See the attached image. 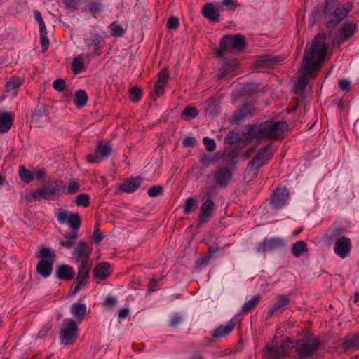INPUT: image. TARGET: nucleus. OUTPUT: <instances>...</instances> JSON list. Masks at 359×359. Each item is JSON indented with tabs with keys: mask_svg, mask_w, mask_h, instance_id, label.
<instances>
[{
	"mask_svg": "<svg viewBox=\"0 0 359 359\" xmlns=\"http://www.w3.org/2000/svg\"><path fill=\"white\" fill-rule=\"evenodd\" d=\"M325 34H318L307 46L303 57L302 69L305 73L318 72L325 60L328 44Z\"/></svg>",
	"mask_w": 359,
	"mask_h": 359,
	"instance_id": "1",
	"label": "nucleus"
},
{
	"mask_svg": "<svg viewBox=\"0 0 359 359\" xmlns=\"http://www.w3.org/2000/svg\"><path fill=\"white\" fill-rule=\"evenodd\" d=\"M284 121H267L259 126H253L250 130V135L257 140L277 139L281 137L287 129Z\"/></svg>",
	"mask_w": 359,
	"mask_h": 359,
	"instance_id": "2",
	"label": "nucleus"
},
{
	"mask_svg": "<svg viewBox=\"0 0 359 359\" xmlns=\"http://www.w3.org/2000/svg\"><path fill=\"white\" fill-rule=\"evenodd\" d=\"M65 191V186L61 180L50 181L45 184L40 189L32 193L34 200L44 198L46 200H53L56 196L62 195Z\"/></svg>",
	"mask_w": 359,
	"mask_h": 359,
	"instance_id": "3",
	"label": "nucleus"
},
{
	"mask_svg": "<svg viewBox=\"0 0 359 359\" xmlns=\"http://www.w3.org/2000/svg\"><path fill=\"white\" fill-rule=\"evenodd\" d=\"M38 257L41 259L38 262L37 272L43 277H48L51 274L53 264L55 261L54 252L48 247H42L39 251Z\"/></svg>",
	"mask_w": 359,
	"mask_h": 359,
	"instance_id": "4",
	"label": "nucleus"
},
{
	"mask_svg": "<svg viewBox=\"0 0 359 359\" xmlns=\"http://www.w3.org/2000/svg\"><path fill=\"white\" fill-rule=\"evenodd\" d=\"M245 47V39L241 34L234 36L226 35L221 41L219 50L217 51V57H222L224 54L231 49L242 50Z\"/></svg>",
	"mask_w": 359,
	"mask_h": 359,
	"instance_id": "5",
	"label": "nucleus"
},
{
	"mask_svg": "<svg viewBox=\"0 0 359 359\" xmlns=\"http://www.w3.org/2000/svg\"><path fill=\"white\" fill-rule=\"evenodd\" d=\"M273 151L270 145L261 149L247 166V171L256 174L257 170L267 163L272 157Z\"/></svg>",
	"mask_w": 359,
	"mask_h": 359,
	"instance_id": "6",
	"label": "nucleus"
},
{
	"mask_svg": "<svg viewBox=\"0 0 359 359\" xmlns=\"http://www.w3.org/2000/svg\"><path fill=\"white\" fill-rule=\"evenodd\" d=\"M91 262L85 261L83 264H79L78 273L76 281L72 284L69 294L74 295L82 288H84L89 280V272L91 269Z\"/></svg>",
	"mask_w": 359,
	"mask_h": 359,
	"instance_id": "7",
	"label": "nucleus"
},
{
	"mask_svg": "<svg viewBox=\"0 0 359 359\" xmlns=\"http://www.w3.org/2000/svg\"><path fill=\"white\" fill-rule=\"evenodd\" d=\"M78 327L72 319H65L62 324L60 332L61 343L69 345L74 343L77 337Z\"/></svg>",
	"mask_w": 359,
	"mask_h": 359,
	"instance_id": "8",
	"label": "nucleus"
},
{
	"mask_svg": "<svg viewBox=\"0 0 359 359\" xmlns=\"http://www.w3.org/2000/svg\"><path fill=\"white\" fill-rule=\"evenodd\" d=\"M291 341L287 338L284 343L279 344L276 340H274L271 344H267L264 351V355L268 359H279L283 357L287 350L290 348Z\"/></svg>",
	"mask_w": 359,
	"mask_h": 359,
	"instance_id": "9",
	"label": "nucleus"
},
{
	"mask_svg": "<svg viewBox=\"0 0 359 359\" xmlns=\"http://www.w3.org/2000/svg\"><path fill=\"white\" fill-rule=\"evenodd\" d=\"M296 349L300 357L311 355L318 348V341L313 336L298 340L296 344Z\"/></svg>",
	"mask_w": 359,
	"mask_h": 359,
	"instance_id": "10",
	"label": "nucleus"
},
{
	"mask_svg": "<svg viewBox=\"0 0 359 359\" xmlns=\"http://www.w3.org/2000/svg\"><path fill=\"white\" fill-rule=\"evenodd\" d=\"M352 8L353 4L351 2L338 4L334 9L332 18L327 22V26L330 27H335L347 16Z\"/></svg>",
	"mask_w": 359,
	"mask_h": 359,
	"instance_id": "11",
	"label": "nucleus"
},
{
	"mask_svg": "<svg viewBox=\"0 0 359 359\" xmlns=\"http://www.w3.org/2000/svg\"><path fill=\"white\" fill-rule=\"evenodd\" d=\"M93 248L86 242L80 241L77 247L73 251V258L78 264H83L85 261L91 262L89 259Z\"/></svg>",
	"mask_w": 359,
	"mask_h": 359,
	"instance_id": "12",
	"label": "nucleus"
},
{
	"mask_svg": "<svg viewBox=\"0 0 359 359\" xmlns=\"http://www.w3.org/2000/svg\"><path fill=\"white\" fill-rule=\"evenodd\" d=\"M285 243L283 239L279 238H271L269 239H264L259 244L257 250L260 253H265L267 252H272L284 246Z\"/></svg>",
	"mask_w": 359,
	"mask_h": 359,
	"instance_id": "13",
	"label": "nucleus"
},
{
	"mask_svg": "<svg viewBox=\"0 0 359 359\" xmlns=\"http://www.w3.org/2000/svg\"><path fill=\"white\" fill-rule=\"evenodd\" d=\"M111 153V147L106 143H100L93 154L87 156L88 161L90 163H98L104 158H107Z\"/></svg>",
	"mask_w": 359,
	"mask_h": 359,
	"instance_id": "14",
	"label": "nucleus"
},
{
	"mask_svg": "<svg viewBox=\"0 0 359 359\" xmlns=\"http://www.w3.org/2000/svg\"><path fill=\"white\" fill-rule=\"evenodd\" d=\"M233 170L229 167H218L214 174L215 183L219 187H226L232 178Z\"/></svg>",
	"mask_w": 359,
	"mask_h": 359,
	"instance_id": "15",
	"label": "nucleus"
},
{
	"mask_svg": "<svg viewBox=\"0 0 359 359\" xmlns=\"http://www.w3.org/2000/svg\"><path fill=\"white\" fill-rule=\"evenodd\" d=\"M351 245L348 238L342 236L337 239L334 243V251L341 258L348 256L351 252Z\"/></svg>",
	"mask_w": 359,
	"mask_h": 359,
	"instance_id": "16",
	"label": "nucleus"
},
{
	"mask_svg": "<svg viewBox=\"0 0 359 359\" xmlns=\"http://www.w3.org/2000/svg\"><path fill=\"white\" fill-rule=\"evenodd\" d=\"M204 195L205 197L207 198V200L203 203V205L201 207L199 219L201 222H205L210 217H211V216L212 215V212L214 211L215 206L212 201L209 199L210 196V191H205Z\"/></svg>",
	"mask_w": 359,
	"mask_h": 359,
	"instance_id": "17",
	"label": "nucleus"
},
{
	"mask_svg": "<svg viewBox=\"0 0 359 359\" xmlns=\"http://www.w3.org/2000/svg\"><path fill=\"white\" fill-rule=\"evenodd\" d=\"M289 198L286 188H278L271 196V203L276 208L283 206Z\"/></svg>",
	"mask_w": 359,
	"mask_h": 359,
	"instance_id": "18",
	"label": "nucleus"
},
{
	"mask_svg": "<svg viewBox=\"0 0 359 359\" xmlns=\"http://www.w3.org/2000/svg\"><path fill=\"white\" fill-rule=\"evenodd\" d=\"M235 320H231L215 329L212 335L215 338H220L229 334L235 327Z\"/></svg>",
	"mask_w": 359,
	"mask_h": 359,
	"instance_id": "19",
	"label": "nucleus"
},
{
	"mask_svg": "<svg viewBox=\"0 0 359 359\" xmlns=\"http://www.w3.org/2000/svg\"><path fill=\"white\" fill-rule=\"evenodd\" d=\"M169 74L167 68L162 69L158 74V79L155 85L156 95L161 96L164 92L165 86L168 82Z\"/></svg>",
	"mask_w": 359,
	"mask_h": 359,
	"instance_id": "20",
	"label": "nucleus"
},
{
	"mask_svg": "<svg viewBox=\"0 0 359 359\" xmlns=\"http://www.w3.org/2000/svg\"><path fill=\"white\" fill-rule=\"evenodd\" d=\"M203 15L210 22H217L219 18V11L212 4H205L202 8Z\"/></svg>",
	"mask_w": 359,
	"mask_h": 359,
	"instance_id": "21",
	"label": "nucleus"
},
{
	"mask_svg": "<svg viewBox=\"0 0 359 359\" xmlns=\"http://www.w3.org/2000/svg\"><path fill=\"white\" fill-rule=\"evenodd\" d=\"M111 273V266L108 262H102L99 263L94 269V276L100 279L104 280Z\"/></svg>",
	"mask_w": 359,
	"mask_h": 359,
	"instance_id": "22",
	"label": "nucleus"
},
{
	"mask_svg": "<svg viewBox=\"0 0 359 359\" xmlns=\"http://www.w3.org/2000/svg\"><path fill=\"white\" fill-rule=\"evenodd\" d=\"M289 302V299L285 295H279L271 304L268 311V314L271 316L283 309Z\"/></svg>",
	"mask_w": 359,
	"mask_h": 359,
	"instance_id": "23",
	"label": "nucleus"
},
{
	"mask_svg": "<svg viewBox=\"0 0 359 359\" xmlns=\"http://www.w3.org/2000/svg\"><path fill=\"white\" fill-rule=\"evenodd\" d=\"M356 32V25L353 23H345L339 31L340 43L351 38Z\"/></svg>",
	"mask_w": 359,
	"mask_h": 359,
	"instance_id": "24",
	"label": "nucleus"
},
{
	"mask_svg": "<svg viewBox=\"0 0 359 359\" xmlns=\"http://www.w3.org/2000/svg\"><path fill=\"white\" fill-rule=\"evenodd\" d=\"M73 268L69 265L59 266L56 270V276L60 280H69L73 278Z\"/></svg>",
	"mask_w": 359,
	"mask_h": 359,
	"instance_id": "25",
	"label": "nucleus"
},
{
	"mask_svg": "<svg viewBox=\"0 0 359 359\" xmlns=\"http://www.w3.org/2000/svg\"><path fill=\"white\" fill-rule=\"evenodd\" d=\"M140 184V178L136 177L126 180L119 185V189L123 192L131 193L135 191Z\"/></svg>",
	"mask_w": 359,
	"mask_h": 359,
	"instance_id": "26",
	"label": "nucleus"
},
{
	"mask_svg": "<svg viewBox=\"0 0 359 359\" xmlns=\"http://www.w3.org/2000/svg\"><path fill=\"white\" fill-rule=\"evenodd\" d=\"M72 314L79 320L81 322L86 316V306L85 304L75 303L71 306Z\"/></svg>",
	"mask_w": 359,
	"mask_h": 359,
	"instance_id": "27",
	"label": "nucleus"
},
{
	"mask_svg": "<svg viewBox=\"0 0 359 359\" xmlns=\"http://www.w3.org/2000/svg\"><path fill=\"white\" fill-rule=\"evenodd\" d=\"M13 123L11 113L0 114V133H4L8 131Z\"/></svg>",
	"mask_w": 359,
	"mask_h": 359,
	"instance_id": "28",
	"label": "nucleus"
},
{
	"mask_svg": "<svg viewBox=\"0 0 359 359\" xmlns=\"http://www.w3.org/2000/svg\"><path fill=\"white\" fill-rule=\"evenodd\" d=\"M300 71H301L302 75L299 78V79L297 82V84H296V87H295L297 92L303 91L307 85L309 76L311 77V76H313V74H315L317 73V72L305 73L302 69V66L301 67Z\"/></svg>",
	"mask_w": 359,
	"mask_h": 359,
	"instance_id": "29",
	"label": "nucleus"
},
{
	"mask_svg": "<svg viewBox=\"0 0 359 359\" xmlns=\"http://www.w3.org/2000/svg\"><path fill=\"white\" fill-rule=\"evenodd\" d=\"M22 84V80L18 77H12L6 84L5 88L7 92L13 95L17 94L18 88Z\"/></svg>",
	"mask_w": 359,
	"mask_h": 359,
	"instance_id": "30",
	"label": "nucleus"
},
{
	"mask_svg": "<svg viewBox=\"0 0 359 359\" xmlns=\"http://www.w3.org/2000/svg\"><path fill=\"white\" fill-rule=\"evenodd\" d=\"M78 237L77 231L73 230L71 232L65 234V240L60 242V244L66 248H70L75 243Z\"/></svg>",
	"mask_w": 359,
	"mask_h": 359,
	"instance_id": "31",
	"label": "nucleus"
},
{
	"mask_svg": "<svg viewBox=\"0 0 359 359\" xmlns=\"http://www.w3.org/2000/svg\"><path fill=\"white\" fill-rule=\"evenodd\" d=\"M110 34L114 37H121L124 35L126 29L118 22H114L109 26Z\"/></svg>",
	"mask_w": 359,
	"mask_h": 359,
	"instance_id": "32",
	"label": "nucleus"
},
{
	"mask_svg": "<svg viewBox=\"0 0 359 359\" xmlns=\"http://www.w3.org/2000/svg\"><path fill=\"white\" fill-rule=\"evenodd\" d=\"M88 101V95L83 90H79L75 93L74 103L78 107L86 105Z\"/></svg>",
	"mask_w": 359,
	"mask_h": 359,
	"instance_id": "33",
	"label": "nucleus"
},
{
	"mask_svg": "<svg viewBox=\"0 0 359 359\" xmlns=\"http://www.w3.org/2000/svg\"><path fill=\"white\" fill-rule=\"evenodd\" d=\"M18 174L21 180L25 183L30 182L34 178V173L27 170L24 166L19 167Z\"/></svg>",
	"mask_w": 359,
	"mask_h": 359,
	"instance_id": "34",
	"label": "nucleus"
},
{
	"mask_svg": "<svg viewBox=\"0 0 359 359\" xmlns=\"http://www.w3.org/2000/svg\"><path fill=\"white\" fill-rule=\"evenodd\" d=\"M306 244L302 241L295 243L292 247V253L296 257H299L303 252H306Z\"/></svg>",
	"mask_w": 359,
	"mask_h": 359,
	"instance_id": "35",
	"label": "nucleus"
},
{
	"mask_svg": "<svg viewBox=\"0 0 359 359\" xmlns=\"http://www.w3.org/2000/svg\"><path fill=\"white\" fill-rule=\"evenodd\" d=\"M344 347L346 348H359V334H355L352 337L346 338L344 341Z\"/></svg>",
	"mask_w": 359,
	"mask_h": 359,
	"instance_id": "36",
	"label": "nucleus"
},
{
	"mask_svg": "<svg viewBox=\"0 0 359 359\" xmlns=\"http://www.w3.org/2000/svg\"><path fill=\"white\" fill-rule=\"evenodd\" d=\"M72 69L75 74L83 72L85 69L83 59L81 57L74 58L72 62Z\"/></svg>",
	"mask_w": 359,
	"mask_h": 359,
	"instance_id": "37",
	"label": "nucleus"
},
{
	"mask_svg": "<svg viewBox=\"0 0 359 359\" xmlns=\"http://www.w3.org/2000/svg\"><path fill=\"white\" fill-rule=\"evenodd\" d=\"M198 111L196 107L187 106L182 113V117L184 118H194L198 116Z\"/></svg>",
	"mask_w": 359,
	"mask_h": 359,
	"instance_id": "38",
	"label": "nucleus"
},
{
	"mask_svg": "<svg viewBox=\"0 0 359 359\" xmlns=\"http://www.w3.org/2000/svg\"><path fill=\"white\" fill-rule=\"evenodd\" d=\"M197 207V201L194 198H189L185 201L184 205V211L186 214H189Z\"/></svg>",
	"mask_w": 359,
	"mask_h": 359,
	"instance_id": "39",
	"label": "nucleus"
},
{
	"mask_svg": "<svg viewBox=\"0 0 359 359\" xmlns=\"http://www.w3.org/2000/svg\"><path fill=\"white\" fill-rule=\"evenodd\" d=\"M259 299L260 297L258 295L253 297L251 299L244 304L242 311L245 313L250 311L258 304Z\"/></svg>",
	"mask_w": 359,
	"mask_h": 359,
	"instance_id": "40",
	"label": "nucleus"
},
{
	"mask_svg": "<svg viewBox=\"0 0 359 359\" xmlns=\"http://www.w3.org/2000/svg\"><path fill=\"white\" fill-rule=\"evenodd\" d=\"M68 224L73 229L76 230L80 227L81 225V219L79 214H72L68 218L67 220Z\"/></svg>",
	"mask_w": 359,
	"mask_h": 359,
	"instance_id": "41",
	"label": "nucleus"
},
{
	"mask_svg": "<svg viewBox=\"0 0 359 359\" xmlns=\"http://www.w3.org/2000/svg\"><path fill=\"white\" fill-rule=\"evenodd\" d=\"M75 202L77 205L88 207L90 203V198L87 194H80L76 196Z\"/></svg>",
	"mask_w": 359,
	"mask_h": 359,
	"instance_id": "42",
	"label": "nucleus"
},
{
	"mask_svg": "<svg viewBox=\"0 0 359 359\" xmlns=\"http://www.w3.org/2000/svg\"><path fill=\"white\" fill-rule=\"evenodd\" d=\"M40 42L42 48V51L45 52L48 49L49 46V40L47 37L46 29L43 30H40Z\"/></svg>",
	"mask_w": 359,
	"mask_h": 359,
	"instance_id": "43",
	"label": "nucleus"
},
{
	"mask_svg": "<svg viewBox=\"0 0 359 359\" xmlns=\"http://www.w3.org/2000/svg\"><path fill=\"white\" fill-rule=\"evenodd\" d=\"M203 142L205 147V149L208 151H213L216 148V144L213 139L205 137L203 139Z\"/></svg>",
	"mask_w": 359,
	"mask_h": 359,
	"instance_id": "44",
	"label": "nucleus"
},
{
	"mask_svg": "<svg viewBox=\"0 0 359 359\" xmlns=\"http://www.w3.org/2000/svg\"><path fill=\"white\" fill-rule=\"evenodd\" d=\"M79 190V184L78 182L75 181H71L67 189H65L66 194H76Z\"/></svg>",
	"mask_w": 359,
	"mask_h": 359,
	"instance_id": "45",
	"label": "nucleus"
},
{
	"mask_svg": "<svg viewBox=\"0 0 359 359\" xmlns=\"http://www.w3.org/2000/svg\"><path fill=\"white\" fill-rule=\"evenodd\" d=\"M162 191H163L162 187L159 185H156V186L151 187L148 189L147 193L149 196L156 197V196L160 195L162 193Z\"/></svg>",
	"mask_w": 359,
	"mask_h": 359,
	"instance_id": "46",
	"label": "nucleus"
},
{
	"mask_svg": "<svg viewBox=\"0 0 359 359\" xmlns=\"http://www.w3.org/2000/svg\"><path fill=\"white\" fill-rule=\"evenodd\" d=\"M182 322V318L179 314H173L170 320L169 325L173 327H177Z\"/></svg>",
	"mask_w": 359,
	"mask_h": 359,
	"instance_id": "47",
	"label": "nucleus"
},
{
	"mask_svg": "<svg viewBox=\"0 0 359 359\" xmlns=\"http://www.w3.org/2000/svg\"><path fill=\"white\" fill-rule=\"evenodd\" d=\"M179 26V20L177 17L172 16L167 21V27L170 29H176Z\"/></svg>",
	"mask_w": 359,
	"mask_h": 359,
	"instance_id": "48",
	"label": "nucleus"
},
{
	"mask_svg": "<svg viewBox=\"0 0 359 359\" xmlns=\"http://www.w3.org/2000/svg\"><path fill=\"white\" fill-rule=\"evenodd\" d=\"M130 96H131V100L133 102L138 101L141 97L140 89L137 87H133V88H131Z\"/></svg>",
	"mask_w": 359,
	"mask_h": 359,
	"instance_id": "49",
	"label": "nucleus"
},
{
	"mask_svg": "<svg viewBox=\"0 0 359 359\" xmlns=\"http://www.w3.org/2000/svg\"><path fill=\"white\" fill-rule=\"evenodd\" d=\"M34 18L39 23V30L45 29H46L45 22H44L43 18L39 11H34Z\"/></svg>",
	"mask_w": 359,
	"mask_h": 359,
	"instance_id": "50",
	"label": "nucleus"
},
{
	"mask_svg": "<svg viewBox=\"0 0 359 359\" xmlns=\"http://www.w3.org/2000/svg\"><path fill=\"white\" fill-rule=\"evenodd\" d=\"M221 5L226 6L228 8L233 11H234L238 6V4L236 3L233 0H222L221 2Z\"/></svg>",
	"mask_w": 359,
	"mask_h": 359,
	"instance_id": "51",
	"label": "nucleus"
},
{
	"mask_svg": "<svg viewBox=\"0 0 359 359\" xmlns=\"http://www.w3.org/2000/svg\"><path fill=\"white\" fill-rule=\"evenodd\" d=\"M53 88L58 91H62L65 88V82L62 79H57L53 82Z\"/></svg>",
	"mask_w": 359,
	"mask_h": 359,
	"instance_id": "52",
	"label": "nucleus"
},
{
	"mask_svg": "<svg viewBox=\"0 0 359 359\" xmlns=\"http://www.w3.org/2000/svg\"><path fill=\"white\" fill-rule=\"evenodd\" d=\"M57 218L60 224H65L68 220L67 212L65 210H60L57 215Z\"/></svg>",
	"mask_w": 359,
	"mask_h": 359,
	"instance_id": "53",
	"label": "nucleus"
},
{
	"mask_svg": "<svg viewBox=\"0 0 359 359\" xmlns=\"http://www.w3.org/2000/svg\"><path fill=\"white\" fill-rule=\"evenodd\" d=\"M102 8V6L99 2H93L89 4V10L93 14L99 12Z\"/></svg>",
	"mask_w": 359,
	"mask_h": 359,
	"instance_id": "54",
	"label": "nucleus"
},
{
	"mask_svg": "<svg viewBox=\"0 0 359 359\" xmlns=\"http://www.w3.org/2000/svg\"><path fill=\"white\" fill-rule=\"evenodd\" d=\"M195 143L196 139L192 137H187L182 141L183 145L186 147H193L195 144Z\"/></svg>",
	"mask_w": 359,
	"mask_h": 359,
	"instance_id": "55",
	"label": "nucleus"
},
{
	"mask_svg": "<svg viewBox=\"0 0 359 359\" xmlns=\"http://www.w3.org/2000/svg\"><path fill=\"white\" fill-rule=\"evenodd\" d=\"M45 114V110L43 108L40 107L34 111L32 114V118L37 121L39 118L42 117Z\"/></svg>",
	"mask_w": 359,
	"mask_h": 359,
	"instance_id": "56",
	"label": "nucleus"
},
{
	"mask_svg": "<svg viewBox=\"0 0 359 359\" xmlns=\"http://www.w3.org/2000/svg\"><path fill=\"white\" fill-rule=\"evenodd\" d=\"M337 4V0H326V7L325 11L323 12L324 14L327 13V12L335 6Z\"/></svg>",
	"mask_w": 359,
	"mask_h": 359,
	"instance_id": "57",
	"label": "nucleus"
},
{
	"mask_svg": "<svg viewBox=\"0 0 359 359\" xmlns=\"http://www.w3.org/2000/svg\"><path fill=\"white\" fill-rule=\"evenodd\" d=\"M93 238L95 243H99L103 238L102 232L98 229H95L93 233Z\"/></svg>",
	"mask_w": 359,
	"mask_h": 359,
	"instance_id": "58",
	"label": "nucleus"
},
{
	"mask_svg": "<svg viewBox=\"0 0 359 359\" xmlns=\"http://www.w3.org/2000/svg\"><path fill=\"white\" fill-rule=\"evenodd\" d=\"M116 303V299L112 296H108L105 301H104V305L106 306L111 307Z\"/></svg>",
	"mask_w": 359,
	"mask_h": 359,
	"instance_id": "59",
	"label": "nucleus"
},
{
	"mask_svg": "<svg viewBox=\"0 0 359 359\" xmlns=\"http://www.w3.org/2000/svg\"><path fill=\"white\" fill-rule=\"evenodd\" d=\"M339 86L343 90H348L350 87V82L348 80H340L339 81Z\"/></svg>",
	"mask_w": 359,
	"mask_h": 359,
	"instance_id": "60",
	"label": "nucleus"
},
{
	"mask_svg": "<svg viewBox=\"0 0 359 359\" xmlns=\"http://www.w3.org/2000/svg\"><path fill=\"white\" fill-rule=\"evenodd\" d=\"M51 328V325L50 324H46L40 331H39V336L41 337H45L48 332L50 331Z\"/></svg>",
	"mask_w": 359,
	"mask_h": 359,
	"instance_id": "61",
	"label": "nucleus"
},
{
	"mask_svg": "<svg viewBox=\"0 0 359 359\" xmlns=\"http://www.w3.org/2000/svg\"><path fill=\"white\" fill-rule=\"evenodd\" d=\"M129 312H130V311L127 308L121 309L118 313L119 318H121V319L126 318L128 316Z\"/></svg>",
	"mask_w": 359,
	"mask_h": 359,
	"instance_id": "62",
	"label": "nucleus"
},
{
	"mask_svg": "<svg viewBox=\"0 0 359 359\" xmlns=\"http://www.w3.org/2000/svg\"><path fill=\"white\" fill-rule=\"evenodd\" d=\"M78 1L79 0H67L66 5L67 7L74 9Z\"/></svg>",
	"mask_w": 359,
	"mask_h": 359,
	"instance_id": "63",
	"label": "nucleus"
},
{
	"mask_svg": "<svg viewBox=\"0 0 359 359\" xmlns=\"http://www.w3.org/2000/svg\"><path fill=\"white\" fill-rule=\"evenodd\" d=\"M45 173H46V172L43 169H39V170H35L34 175L37 178H42L44 177Z\"/></svg>",
	"mask_w": 359,
	"mask_h": 359,
	"instance_id": "64",
	"label": "nucleus"
}]
</instances>
